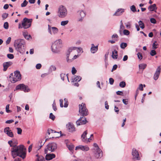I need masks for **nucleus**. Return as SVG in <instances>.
<instances>
[{
    "instance_id": "nucleus-20",
    "label": "nucleus",
    "mask_w": 161,
    "mask_h": 161,
    "mask_svg": "<svg viewBox=\"0 0 161 161\" xmlns=\"http://www.w3.org/2000/svg\"><path fill=\"white\" fill-rule=\"evenodd\" d=\"M124 12V9L123 8L118 9L113 14L114 16H119L121 15Z\"/></svg>"
},
{
    "instance_id": "nucleus-23",
    "label": "nucleus",
    "mask_w": 161,
    "mask_h": 161,
    "mask_svg": "<svg viewBox=\"0 0 161 161\" xmlns=\"http://www.w3.org/2000/svg\"><path fill=\"white\" fill-rule=\"evenodd\" d=\"M157 9L155 4L151 5L148 7L149 10L150 11H155Z\"/></svg>"
},
{
    "instance_id": "nucleus-56",
    "label": "nucleus",
    "mask_w": 161,
    "mask_h": 161,
    "mask_svg": "<svg viewBox=\"0 0 161 161\" xmlns=\"http://www.w3.org/2000/svg\"><path fill=\"white\" fill-rule=\"evenodd\" d=\"M11 39V37H9L8 38L6 42V43L7 44H8L10 43Z\"/></svg>"
},
{
    "instance_id": "nucleus-7",
    "label": "nucleus",
    "mask_w": 161,
    "mask_h": 161,
    "mask_svg": "<svg viewBox=\"0 0 161 161\" xmlns=\"http://www.w3.org/2000/svg\"><path fill=\"white\" fill-rule=\"evenodd\" d=\"M14 77H12L10 79V81L13 83H15L21 79V75L19 71L16 70L14 72Z\"/></svg>"
},
{
    "instance_id": "nucleus-11",
    "label": "nucleus",
    "mask_w": 161,
    "mask_h": 161,
    "mask_svg": "<svg viewBox=\"0 0 161 161\" xmlns=\"http://www.w3.org/2000/svg\"><path fill=\"white\" fill-rule=\"evenodd\" d=\"M87 122L86 118L85 117H80V118L76 121L77 126L84 125Z\"/></svg>"
},
{
    "instance_id": "nucleus-44",
    "label": "nucleus",
    "mask_w": 161,
    "mask_h": 161,
    "mask_svg": "<svg viewBox=\"0 0 161 161\" xmlns=\"http://www.w3.org/2000/svg\"><path fill=\"white\" fill-rule=\"evenodd\" d=\"M9 105L8 104L6 105V112H7L8 113H10L11 112V111L9 109Z\"/></svg>"
},
{
    "instance_id": "nucleus-9",
    "label": "nucleus",
    "mask_w": 161,
    "mask_h": 161,
    "mask_svg": "<svg viewBox=\"0 0 161 161\" xmlns=\"http://www.w3.org/2000/svg\"><path fill=\"white\" fill-rule=\"evenodd\" d=\"M50 151V143H49L45 149L44 153L46 154L45 158L47 160H50V153H48V151Z\"/></svg>"
},
{
    "instance_id": "nucleus-15",
    "label": "nucleus",
    "mask_w": 161,
    "mask_h": 161,
    "mask_svg": "<svg viewBox=\"0 0 161 161\" xmlns=\"http://www.w3.org/2000/svg\"><path fill=\"white\" fill-rule=\"evenodd\" d=\"M10 128L8 127H6L4 129V132L8 136L13 137L14 136L13 132L9 130Z\"/></svg>"
},
{
    "instance_id": "nucleus-54",
    "label": "nucleus",
    "mask_w": 161,
    "mask_h": 161,
    "mask_svg": "<svg viewBox=\"0 0 161 161\" xmlns=\"http://www.w3.org/2000/svg\"><path fill=\"white\" fill-rule=\"evenodd\" d=\"M150 22L151 23L154 24L156 23V21L155 19L152 18L150 19Z\"/></svg>"
},
{
    "instance_id": "nucleus-59",
    "label": "nucleus",
    "mask_w": 161,
    "mask_h": 161,
    "mask_svg": "<svg viewBox=\"0 0 161 161\" xmlns=\"http://www.w3.org/2000/svg\"><path fill=\"white\" fill-rule=\"evenodd\" d=\"M63 100L62 99H60L59 100L60 105V107L61 108H63Z\"/></svg>"
},
{
    "instance_id": "nucleus-63",
    "label": "nucleus",
    "mask_w": 161,
    "mask_h": 161,
    "mask_svg": "<svg viewBox=\"0 0 161 161\" xmlns=\"http://www.w3.org/2000/svg\"><path fill=\"white\" fill-rule=\"evenodd\" d=\"M56 69V67L54 66H51V71H55Z\"/></svg>"
},
{
    "instance_id": "nucleus-51",
    "label": "nucleus",
    "mask_w": 161,
    "mask_h": 161,
    "mask_svg": "<svg viewBox=\"0 0 161 161\" xmlns=\"http://www.w3.org/2000/svg\"><path fill=\"white\" fill-rule=\"evenodd\" d=\"M71 72L73 75H75L77 71L74 67H72Z\"/></svg>"
},
{
    "instance_id": "nucleus-4",
    "label": "nucleus",
    "mask_w": 161,
    "mask_h": 161,
    "mask_svg": "<svg viewBox=\"0 0 161 161\" xmlns=\"http://www.w3.org/2000/svg\"><path fill=\"white\" fill-rule=\"evenodd\" d=\"M62 41L58 39L55 41L52 44V51L54 53H57L59 52V49L62 47Z\"/></svg>"
},
{
    "instance_id": "nucleus-49",
    "label": "nucleus",
    "mask_w": 161,
    "mask_h": 161,
    "mask_svg": "<svg viewBox=\"0 0 161 161\" xmlns=\"http://www.w3.org/2000/svg\"><path fill=\"white\" fill-rule=\"evenodd\" d=\"M76 49H77V52L78 53H79L80 52H81L82 53H83V49L82 48H81L80 47H77Z\"/></svg>"
},
{
    "instance_id": "nucleus-8",
    "label": "nucleus",
    "mask_w": 161,
    "mask_h": 161,
    "mask_svg": "<svg viewBox=\"0 0 161 161\" xmlns=\"http://www.w3.org/2000/svg\"><path fill=\"white\" fill-rule=\"evenodd\" d=\"M16 90H20L24 91L25 92H28L30 91V89L27 86H26L23 84H21L17 85L15 88Z\"/></svg>"
},
{
    "instance_id": "nucleus-37",
    "label": "nucleus",
    "mask_w": 161,
    "mask_h": 161,
    "mask_svg": "<svg viewBox=\"0 0 161 161\" xmlns=\"http://www.w3.org/2000/svg\"><path fill=\"white\" fill-rule=\"evenodd\" d=\"M111 37L113 39H114V40H115V41H117L118 40L116 39H117L118 38V36L116 34H113L112 36Z\"/></svg>"
},
{
    "instance_id": "nucleus-39",
    "label": "nucleus",
    "mask_w": 161,
    "mask_h": 161,
    "mask_svg": "<svg viewBox=\"0 0 161 161\" xmlns=\"http://www.w3.org/2000/svg\"><path fill=\"white\" fill-rule=\"evenodd\" d=\"M28 3V2H27L26 0H25L21 4V7H25L26 6Z\"/></svg>"
},
{
    "instance_id": "nucleus-46",
    "label": "nucleus",
    "mask_w": 161,
    "mask_h": 161,
    "mask_svg": "<svg viewBox=\"0 0 161 161\" xmlns=\"http://www.w3.org/2000/svg\"><path fill=\"white\" fill-rule=\"evenodd\" d=\"M17 133L19 135H20L22 133V130L20 128H17Z\"/></svg>"
},
{
    "instance_id": "nucleus-27",
    "label": "nucleus",
    "mask_w": 161,
    "mask_h": 161,
    "mask_svg": "<svg viewBox=\"0 0 161 161\" xmlns=\"http://www.w3.org/2000/svg\"><path fill=\"white\" fill-rule=\"evenodd\" d=\"M51 29H52V32L53 34L55 35L58 33V30L57 27H51Z\"/></svg>"
},
{
    "instance_id": "nucleus-52",
    "label": "nucleus",
    "mask_w": 161,
    "mask_h": 161,
    "mask_svg": "<svg viewBox=\"0 0 161 161\" xmlns=\"http://www.w3.org/2000/svg\"><path fill=\"white\" fill-rule=\"evenodd\" d=\"M137 55L139 59L141 60L142 59V56L141 53H138L137 54Z\"/></svg>"
},
{
    "instance_id": "nucleus-31",
    "label": "nucleus",
    "mask_w": 161,
    "mask_h": 161,
    "mask_svg": "<svg viewBox=\"0 0 161 161\" xmlns=\"http://www.w3.org/2000/svg\"><path fill=\"white\" fill-rule=\"evenodd\" d=\"M127 46V44L125 42H122L120 44V47L121 48L124 49Z\"/></svg>"
},
{
    "instance_id": "nucleus-55",
    "label": "nucleus",
    "mask_w": 161,
    "mask_h": 161,
    "mask_svg": "<svg viewBox=\"0 0 161 161\" xmlns=\"http://www.w3.org/2000/svg\"><path fill=\"white\" fill-rule=\"evenodd\" d=\"M114 80L112 78H110L109 79V82L111 85H113L114 83Z\"/></svg>"
},
{
    "instance_id": "nucleus-24",
    "label": "nucleus",
    "mask_w": 161,
    "mask_h": 161,
    "mask_svg": "<svg viewBox=\"0 0 161 161\" xmlns=\"http://www.w3.org/2000/svg\"><path fill=\"white\" fill-rule=\"evenodd\" d=\"M87 134V131L86 130L83 132V134L81 135L82 140L83 142H85L88 141L87 139H86L85 138Z\"/></svg>"
},
{
    "instance_id": "nucleus-16",
    "label": "nucleus",
    "mask_w": 161,
    "mask_h": 161,
    "mask_svg": "<svg viewBox=\"0 0 161 161\" xmlns=\"http://www.w3.org/2000/svg\"><path fill=\"white\" fill-rule=\"evenodd\" d=\"M161 70V68L160 66H159L158 67L154 74L153 78L154 80H157L158 79Z\"/></svg>"
},
{
    "instance_id": "nucleus-36",
    "label": "nucleus",
    "mask_w": 161,
    "mask_h": 161,
    "mask_svg": "<svg viewBox=\"0 0 161 161\" xmlns=\"http://www.w3.org/2000/svg\"><path fill=\"white\" fill-rule=\"evenodd\" d=\"M35 161H45V159L43 157L40 156L38 158H37Z\"/></svg>"
},
{
    "instance_id": "nucleus-14",
    "label": "nucleus",
    "mask_w": 161,
    "mask_h": 161,
    "mask_svg": "<svg viewBox=\"0 0 161 161\" xmlns=\"http://www.w3.org/2000/svg\"><path fill=\"white\" fill-rule=\"evenodd\" d=\"M77 47H69L68 50L66 53V60L67 62H70L71 61L69 60V56L70 54V53L73 50L76 49Z\"/></svg>"
},
{
    "instance_id": "nucleus-53",
    "label": "nucleus",
    "mask_w": 161,
    "mask_h": 161,
    "mask_svg": "<svg viewBox=\"0 0 161 161\" xmlns=\"http://www.w3.org/2000/svg\"><path fill=\"white\" fill-rule=\"evenodd\" d=\"M41 67L42 65L41 64L39 63L37 64L36 66V68L37 69H40L41 68Z\"/></svg>"
},
{
    "instance_id": "nucleus-13",
    "label": "nucleus",
    "mask_w": 161,
    "mask_h": 161,
    "mask_svg": "<svg viewBox=\"0 0 161 161\" xmlns=\"http://www.w3.org/2000/svg\"><path fill=\"white\" fill-rule=\"evenodd\" d=\"M66 127L68 131L70 132H73L76 130L75 126L72 123H69L67 124Z\"/></svg>"
},
{
    "instance_id": "nucleus-35",
    "label": "nucleus",
    "mask_w": 161,
    "mask_h": 161,
    "mask_svg": "<svg viewBox=\"0 0 161 161\" xmlns=\"http://www.w3.org/2000/svg\"><path fill=\"white\" fill-rule=\"evenodd\" d=\"M69 22V20H68L63 21L61 22V25L63 26H65L68 24Z\"/></svg>"
},
{
    "instance_id": "nucleus-6",
    "label": "nucleus",
    "mask_w": 161,
    "mask_h": 161,
    "mask_svg": "<svg viewBox=\"0 0 161 161\" xmlns=\"http://www.w3.org/2000/svg\"><path fill=\"white\" fill-rule=\"evenodd\" d=\"M79 112L83 116H84L88 115V110L86 108V104L82 103L81 104L79 105Z\"/></svg>"
},
{
    "instance_id": "nucleus-26",
    "label": "nucleus",
    "mask_w": 161,
    "mask_h": 161,
    "mask_svg": "<svg viewBox=\"0 0 161 161\" xmlns=\"http://www.w3.org/2000/svg\"><path fill=\"white\" fill-rule=\"evenodd\" d=\"M60 77L61 78V79L62 80H64L65 78H67L68 82H69V78H68V76L67 74L66 75L65 74L62 73L60 74Z\"/></svg>"
},
{
    "instance_id": "nucleus-45",
    "label": "nucleus",
    "mask_w": 161,
    "mask_h": 161,
    "mask_svg": "<svg viewBox=\"0 0 161 161\" xmlns=\"http://www.w3.org/2000/svg\"><path fill=\"white\" fill-rule=\"evenodd\" d=\"M78 57H79V55H75V56H74L73 57V58H72L71 59H69V60H70L71 61H70V62H68V63L71 62H72V61L73 60H74L75 59H76Z\"/></svg>"
},
{
    "instance_id": "nucleus-25",
    "label": "nucleus",
    "mask_w": 161,
    "mask_h": 161,
    "mask_svg": "<svg viewBox=\"0 0 161 161\" xmlns=\"http://www.w3.org/2000/svg\"><path fill=\"white\" fill-rule=\"evenodd\" d=\"M57 147V144L56 143L53 142L51 143V152L54 151Z\"/></svg>"
},
{
    "instance_id": "nucleus-38",
    "label": "nucleus",
    "mask_w": 161,
    "mask_h": 161,
    "mask_svg": "<svg viewBox=\"0 0 161 161\" xmlns=\"http://www.w3.org/2000/svg\"><path fill=\"white\" fill-rule=\"evenodd\" d=\"M156 52L154 49L152 50L150 52V54L152 56H154L156 54Z\"/></svg>"
},
{
    "instance_id": "nucleus-5",
    "label": "nucleus",
    "mask_w": 161,
    "mask_h": 161,
    "mask_svg": "<svg viewBox=\"0 0 161 161\" xmlns=\"http://www.w3.org/2000/svg\"><path fill=\"white\" fill-rule=\"evenodd\" d=\"M32 20V19L26 18H24L22 21V25L24 28L26 29L29 28L31 26Z\"/></svg>"
},
{
    "instance_id": "nucleus-22",
    "label": "nucleus",
    "mask_w": 161,
    "mask_h": 161,
    "mask_svg": "<svg viewBox=\"0 0 161 161\" xmlns=\"http://www.w3.org/2000/svg\"><path fill=\"white\" fill-rule=\"evenodd\" d=\"M81 78L79 76L75 75L72 78V81L73 82H79L81 80Z\"/></svg>"
},
{
    "instance_id": "nucleus-29",
    "label": "nucleus",
    "mask_w": 161,
    "mask_h": 161,
    "mask_svg": "<svg viewBox=\"0 0 161 161\" xmlns=\"http://www.w3.org/2000/svg\"><path fill=\"white\" fill-rule=\"evenodd\" d=\"M147 66V65L145 64H142L139 65V68L140 69H144Z\"/></svg>"
},
{
    "instance_id": "nucleus-30",
    "label": "nucleus",
    "mask_w": 161,
    "mask_h": 161,
    "mask_svg": "<svg viewBox=\"0 0 161 161\" xmlns=\"http://www.w3.org/2000/svg\"><path fill=\"white\" fill-rule=\"evenodd\" d=\"M67 146L69 150L72 152L74 148V146L72 144H70L69 145H67Z\"/></svg>"
},
{
    "instance_id": "nucleus-47",
    "label": "nucleus",
    "mask_w": 161,
    "mask_h": 161,
    "mask_svg": "<svg viewBox=\"0 0 161 161\" xmlns=\"http://www.w3.org/2000/svg\"><path fill=\"white\" fill-rule=\"evenodd\" d=\"M123 34L125 35H128L130 34V32L127 30H124L123 31Z\"/></svg>"
},
{
    "instance_id": "nucleus-1",
    "label": "nucleus",
    "mask_w": 161,
    "mask_h": 161,
    "mask_svg": "<svg viewBox=\"0 0 161 161\" xmlns=\"http://www.w3.org/2000/svg\"><path fill=\"white\" fill-rule=\"evenodd\" d=\"M12 140L8 141V143L10 145V147H12L11 148V155L13 158H14L16 156H19L23 159H24L26 155V153L25 149L23 145H20L17 146L16 145H14L11 143L12 142Z\"/></svg>"
},
{
    "instance_id": "nucleus-2",
    "label": "nucleus",
    "mask_w": 161,
    "mask_h": 161,
    "mask_svg": "<svg viewBox=\"0 0 161 161\" xmlns=\"http://www.w3.org/2000/svg\"><path fill=\"white\" fill-rule=\"evenodd\" d=\"M25 40L22 39L16 40L14 43V46L15 49L22 54L24 53L25 52Z\"/></svg>"
},
{
    "instance_id": "nucleus-62",
    "label": "nucleus",
    "mask_w": 161,
    "mask_h": 161,
    "mask_svg": "<svg viewBox=\"0 0 161 161\" xmlns=\"http://www.w3.org/2000/svg\"><path fill=\"white\" fill-rule=\"evenodd\" d=\"M51 133H55L59 135V132H57L54 130L51 129Z\"/></svg>"
},
{
    "instance_id": "nucleus-48",
    "label": "nucleus",
    "mask_w": 161,
    "mask_h": 161,
    "mask_svg": "<svg viewBox=\"0 0 161 161\" xmlns=\"http://www.w3.org/2000/svg\"><path fill=\"white\" fill-rule=\"evenodd\" d=\"M8 14L7 13H5L3 14L2 15L3 19H6L8 17Z\"/></svg>"
},
{
    "instance_id": "nucleus-41",
    "label": "nucleus",
    "mask_w": 161,
    "mask_h": 161,
    "mask_svg": "<svg viewBox=\"0 0 161 161\" xmlns=\"http://www.w3.org/2000/svg\"><path fill=\"white\" fill-rule=\"evenodd\" d=\"M7 57L10 59H12L14 58V55L13 54L10 53L7 54Z\"/></svg>"
},
{
    "instance_id": "nucleus-43",
    "label": "nucleus",
    "mask_w": 161,
    "mask_h": 161,
    "mask_svg": "<svg viewBox=\"0 0 161 161\" xmlns=\"http://www.w3.org/2000/svg\"><path fill=\"white\" fill-rule=\"evenodd\" d=\"M130 9L131 11H132L133 12H135L136 11V7L134 5H133L131 6L130 8Z\"/></svg>"
},
{
    "instance_id": "nucleus-3",
    "label": "nucleus",
    "mask_w": 161,
    "mask_h": 161,
    "mask_svg": "<svg viewBox=\"0 0 161 161\" xmlns=\"http://www.w3.org/2000/svg\"><path fill=\"white\" fill-rule=\"evenodd\" d=\"M57 16L60 18H64L67 15V10L65 6L63 5H59L57 10Z\"/></svg>"
},
{
    "instance_id": "nucleus-17",
    "label": "nucleus",
    "mask_w": 161,
    "mask_h": 161,
    "mask_svg": "<svg viewBox=\"0 0 161 161\" xmlns=\"http://www.w3.org/2000/svg\"><path fill=\"white\" fill-rule=\"evenodd\" d=\"M79 149H80L84 151H86L89 150V148L87 146L79 145L76 146L75 148L76 150Z\"/></svg>"
},
{
    "instance_id": "nucleus-28",
    "label": "nucleus",
    "mask_w": 161,
    "mask_h": 161,
    "mask_svg": "<svg viewBox=\"0 0 161 161\" xmlns=\"http://www.w3.org/2000/svg\"><path fill=\"white\" fill-rule=\"evenodd\" d=\"M117 53V51L115 50H114V51L112 52V57L113 58H117V57L118 56Z\"/></svg>"
},
{
    "instance_id": "nucleus-10",
    "label": "nucleus",
    "mask_w": 161,
    "mask_h": 161,
    "mask_svg": "<svg viewBox=\"0 0 161 161\" xmlns=\"http://www.w3.org/2000/svg\"><path fill=\"white\" fill-rule=\"evenodd\" d=\"M77 14L79 17L78 19V21L80 22L82 21L86 15V12L83 10H80L78 11Z\"/></svg>"
},
{
    "instance_id": "nucleus-33",
    "label": "nucleus",
    "mask_w": 161,
    "mask_h": 161,
    "mask_svg": "<svg viewBox=\"0 0 161 161\" xmlns=\"http://www.w3.org/2000/svg\"><path fill=\"white\" fill-rule=\"evenodd\" d=\"M64 105H63V107H64L65 108H67L68 105V99L67 98H64Z\"/></svg>"
},
{
    "instance_id": "nucleus-32",
    "label": "nucleus",
    "mask_w": 161,
    "mask_h": 161,
    "mask_svg": "<svg viewBox=\"0 0 161 161\" xmlns=\"http://www.w3.org/2000/svg\"><path fill=\"white\" fill-rule=\"evenodd\" d=\"M138 23L140 27L143 29L144 28V24L142 21L140 20L139 21Z\"/></svg>"
},
{
    "instance_id": "nucleus-50",
    "label": "nucleus",
    "mask_w": 161,
    "mask_h": 161,
    "mask_svg": "<svg viewBox=\"0 0 161 161\" xmlns=\"http://www.w3.org/2000/svg\"><path fill=\"white\" fill-rule=\"evenodd\" d=\"M156 42V41H155L153 44L152 48L154 49H155L157 48V47L156 46L158 45L157 44H156L155 43Z\"/></svg>"
},
{
    "instance_id": "nucleus-19",
    "label": "nucleus",
    "mask_w": 161,
    "mask_h": 161,
    "mask_svg": "<svg viewBox=\"0 0 161 161\" xmlns=\"http://www.w3.org/2000/svg\"><path fill=\"white\" fill-rule=\"evenodd\" d=\"M95 157L97 158H101L102 156V152L101 150L99 148H97L95 150Z\"/></svg>"
},
{
    "instance_id": "nucleus-34",
    "label": "nucleus",
    "mask_w": 161,
    "mask_h": 161,
    "mask_svg": "<svg viewBox=\"0 0 161 161\" xmlns=\"http://www.w3.org/2000/svg\"><path fill=\"white\" fill-rule=\"evenodd\" d=\"M126 85L125 82V81H122L120 82L119 84V86L120 87L122 88H124L125 87Z\"/></svg>"
},
{
    "instance_id": "nucleus-61",
    "label": "nucleus",
    "mask_w": 161,
    "mask_h": 161,
    "mask_svg": "<svg viewBox=\"0 0 161 161\" xmlns=\"http://www.w3.org/2000/svg\"><path fill=\"white\" fill-rule=\"evenodd\" d=\"M13 122H14V120L13 119H11L9 120H7L5 122V123L6 124H10Z\"/></svg>"
},
{
    "instance_id": "nucleus-21",
    "label": "nucleus",
    "mask_w": 161,
    "mask_h": 161,
    "mask_svg": "<svg viewBox=\"0 0 161 161\" xmlns=\"http://www.w3.org/2000/svg\"><path fill=\"white\" fill-rule=\"evenodd\" d=\"M91 46V47L90 49L91 52L92 53H95L98 50V46H95L93 44H92Z\"/></svg>"
},
{
    "instance_id": "nucleus-18",
    "label": "nucleus",
    "mask_w": 161,
    "mask_h": 161,
    "mask_svg": "<svg viewBox=\"0 0 161 161\" xmlns=\"http://www.w3.org/2000/svg\"><path fill=\"white\" fill-rule=\"evenodd\" d=\"M13 64V63L11 61L5 62L3 63V71H5L7 70L8 68L11 66Z\"/></svg>"
},
{
    "instance_id": "nucleus-60",
    "label": "nucleus",
    "mask_w": 161,
    "mask_h": 161,
    "mask_svg": "<svg viewBox=\"0 0 161 161\" xmlns=\"http://www.w3.org/2000/svg\"><path fill=\"white\" fill-rule=\"evenodd\" d=\"M126 27L128 29L130 28V22H128L126 24Z\"/></svg>"
},
{
    "instance_id": "nucleus-64",
    "label": "nucleus",
    "mask_w": 161,
    "mask_h": 161,
    "mask_svg": "<svg viewBox=\"0 0 161 161\" xmlns=\"http://www.w3.org/2000/svg\"><path fill=\"white\" fill-rule=\"evenodd\" d=\"M8 7H9V5L7 4H6L4 5L3 6V8L4 9H7L8 8Z\"/></svg>"
},
{
    "instance_id": "nucleus-12",
    "label": "nucleus",
    "mask_w": 161,
    "mask_h": 161,
    "mask_svg": "<svg viewBox=\"0 0 161 161\" xmlns=\"http://www.w3.org/2000/svg\"><path fill=\"white\" fill-rule=\"evenodd\" d=\"M132 155L133 156V159L134 160H139L140 157L138 151L135 148L132 149Z\"/></svg>"
},
{
    "instance_id": "nucleus-42",
    "label": "nucleus",
    "mask_w": 161,
    "mask_h": 161,
    "mask_svg": "<svg viewBox=\"0 0 161 161\" xmlns=\"http://www.w3.org/2000/svg\"><path fill=\"white\" fill-rule=\"evenodd\" d=\"M137 89L138 90H140L141 91H143V85L142 84H140Z\"/></svg>"
},
{
    "instance_id": "nucleus-58",
    "label": "nucleus",
    "mask_w": 161,
    "mask_h": 161,
    "mask_svg": "<svg viewBox=\"0 0 161 161\" xmlns=\"http://www.w3.org/2000/svg\"><path fill=\"white\" fill-rule=\"evenodd\" d=\"M105 108H106L107 109H109V105L108 104L107 101H106L105 102Z\"/></svg>"
},
{
    "instance_id": "nucleus-40",
    "label": "nucleus",
    "mask_w": 161,
    "mask_h": 161,
    "mask_svg": "<svg viewBox=\"0 0 161 161\" xmlns=\"http://www.w3.org/2000/svg\"><path fill=\"white\" fill-rule=\"evenodd\" d=\"M3 27L6 29H7L8 28V22H6L4 23Z\"/></svg>"
},
{
    "instance_id": "nucleus-57",
    "label": "nucleus",
    "mask_w": 161,
    "mask_h": 161,
    "mask_svg": "<svg viewBox=\"0 0 161 161\" xmlns=\"http://www.w3.org/2000/svg\"><path fill=\"white\" fill-rule=\"evenodd\" d=\"M52 107L53 109L55 111H56L57 110V108H56V104L54 103V102L53 103L52 105Z\"/></svg>"
}]
</instances>
